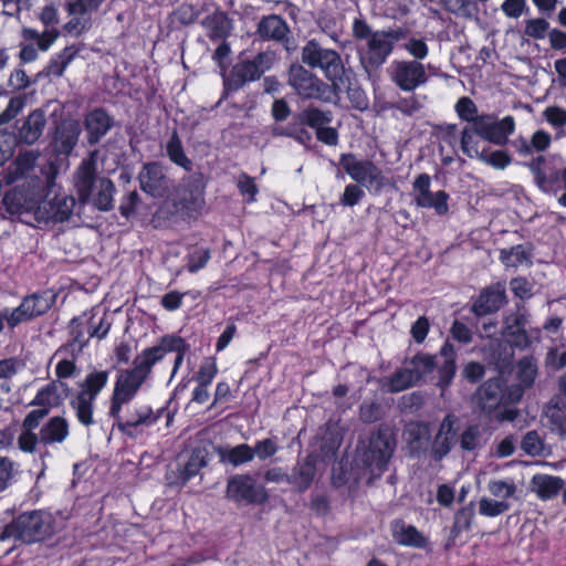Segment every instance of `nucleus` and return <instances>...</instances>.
Returning <instances> with one entry per match:
<instances>
[{"label": "nucleus", "mask_w": 566, "mask_h": 566, "mask_svg": "<svg viewBox=\"0 0 566 566\" xmlns=\"http://www.w3.org/2000/svg\"><path fill=\"white\" fill-rule=\"evenodd\" d=\"M39 153L34 150H25L20 153L17 158L8 166L3 178L8 185L22 182L20 187L23 189H14L3 197V205L11 213H20L22 209L34 198L43 188L46 181V174L50 172L49 166L46 170L36 167Z\"/></svg>", "instance_id": "1"}, {"label": "nucleus", "mask_w": 566, "mask_h": 566, "mask_svg": "<svg viewBox=\"0 0 566 566\" xmlns=\"http://www.w3.org/2000/svg\"><path fill=\"white\" fill-rule=\"evenodd\" d=\"M74 188L82 202L92 201L99 210H109L113 205L114 184L107 178L96 179L94 154L82 160L74 174Z\"/></svg>", "instance_id": "2"}, {"label": "nucleus", "mask_w": 566, "mask_h": 566, "mask_svg": "<svg viewBox=\"0 0 566 566\" xmlns=\"http://www.w3.org/2000/svg\"><path fill=\"white\" fill-rule=\"evenodd\" d=\"M54 532V521L51 513L42 511L24 513L6 526L0 535V546L17 539L24 543L39 542Z\"/></svg>", "instance_id": "3"}, {"label": "nucleus", "mask_w": 566, "mask_h": 566, "mask_svg": "<svg viewBox=\"0 0 566 566\" xmlns=\"http://www.w3.org/2000/svg\"><path fill=\"white\" fill-rule=\"evenodd\" d=\"M108 380V370L94 369L78 384L80 390L70 398V407L81 424L85 427L95 424V400L107 386Z\"/></svg>", "instance_id": "4"}, {"label": "nucleus", "mask_w": 566, "mask_h": 566, "mask_svg": "<svg viewBox=\"0 0 566 566\" xmlns=\"http://www.w3.org/2000/svg\"><path fill=\"white\" fill-rule=\"evenodd\" d=\"M45 188V196L43 197L42 195V188L34 198L30 199V202L24 207V209H36L42 217L48 219L56 221L66 220L73 212L75 199L65 193L57 192L55 185V171L52 168H50V172L46 174Z\"/></svg>", "instance_id": "5"}, {"label": "nucleus", "mask_w": 566, "mask_h": 566, "mask_svg": "<svg viewBox=\"0 0 566 566\" xmlns=\"http://www.w3.org/2000/svg\"><path fill=\"white\" fill-rule=\"evenodd\" d=\"M486 490L491 496H483L479 501V513L486 517H496L507 512L520 499V490L511 479H492Z\"/></svg>", "instance_id": "6"}, {"label": "nucleus", "mask_w": 566, "mask_h": 566, "mask_svg": "<svg viewBox=\"0 0 566 566\" xmlns=\"http://www.w3.org/2000/svg\"><path fill=\"white\" fill-rule=\"evenodd\" d=\"M339 164L354 181L371 193H380L388 184L382 171L370 160L359 159L354 154H343Z\"/></svg>", "instance_id": "7"}, {"label": "nucleus", "mask_w": 566, "mask_h": 566, "mask_svg": "<svg viewBox=\"0 0 566 566\" xmlns=\"http://www.w3.org/2000/svg\"><path fill=\"white\" fill-rule=\"evenodd\" d=\"M302 61L313 69H319L334 86L344 75L340 55L331 49L322 48L316 41L307 42L302 49Z\"/></svg>", "instance_id": "8"}, {"label": "nucleus", "mask_w": 566, "mask_h": 566, "mask_svg": "<svg viewBox=\"0 0 566 566\" xmlns=\"http://www.w3.org/2000/svg\"><path fill=\"white\" fill-rule=\"evenodd\" d=\"M52 306V298L43 294L25 296L19 306L0 311V333L4 323L11 329L45 314Z\"/></svg>", "instance_id": "9"}, {"label": "nucleus", "mask_w": 566, "mask_h": 566, "mask_svg": "<svg viewBox=\"0 0 566 566\" xmlns=\"http://www.w3.org/2000/svg\"><path fill=\"white\" fill-rule=\"evenodd\" d=\"M400 36L401 33L398 30H381L370 35L367 50L360 57V63L367 73L377 71L387 61Z\"/></svg>", "instance_id": "10"}, {"label": "nucleus", "mask_w": 566, "mask_h": 566, "mask_svg": "<svg viewBox=\"0 0 566 566\" xmlns=\"http://www.w3.org/2000/svg\"><path fill=\"white\" fill-rule=\"evenodd\" d=\"M146 380L133 368L120 370L114 381L108 415L117 416L118 411H123L135 398Z\"/></svg>", "instance_id": "11"}, {"label": "nucleus", "mask_w": 566, "mask_h": 566, "mask_svg": "<svg viewBox=\"0 0 566 566\" xmlns=\"http://www.w3.org/2000/svg\"><path fill=\"white\" fill-rule=\"evenodd\" d=\"M391 82L403 92H412L428 82L426 66L416 60H395L388 67Z\"/></svg>", "instance_id": "12"}, {"label": "nucleus", "mask_w": 566, "mask_h": 566, "mask_svg": "<svg viewBox=\"0 0 566 566\" xmlns=\"http://www.w3.org/2000/svg\"><path fill=\"white\" fill-rule=\"evenodd\" d=\"M227 497L233 502L262 504L269 499L265 488L250 474H235L228 480Z\"/></svg>", "instance_id": "13"}, {"label": "nucleus", "mask_w": 566, "mask_h": 566, "mask_svg": "<svg viewBox=\"0 0 566 566\" xmlns=\"http://www.w3.org/2000/svg\"><path fill=\"white\" fill-rule=\"evenodd\" d=\"M395 449V439L388 429H379L370 437L368 450L365 453V462L371 473L380 475L386 469Z\"/></svg>", "instance_id": "14"}, {"label": "nucleus", "mask_w": 566, "mask_h": 566, "mask_svg": "<svg viewBox=\"0 0 566 566\" xmlns=\"http://www.w3.org/2000/svg\"><path fill=\"white\" fill-rule=\"evenodd\" d=\"M475 129L480 138L497 146H504L515 130V119L510 115L499 119L493 114H483L476 118Z\"/></svg>", "instance_id": "15"}, {"label": "nucleus", "mask_w": 566, "mask_h": 566, "mask_svg": "<svg viewBox=\"0 0 566 566\" xmlns=\"http://www.w3.org/2000/svg\"><path fill=\"white\" fill-rule=\"evenodd\" d=\"M411 196L419 208L433 209L439 216L449 211V195L443 190L431 191V178L427 174H421L415 179Z\"/></svg>", "instance_id": "16"}, {"label": "nucleus", "mask_w": 566, "mask_h": 566, "mask_svg": "<svg viewBox=\"0 0 566 566\" xmlns=\"http://www.w3.org/2000/svg\"><path fill=\"white\" fill-rule=\"evenodd\" d=\"M180 346V337H164L157 346L146 348L135 357L133 369L147 379L153 367L169 353V349H179Z\"/></svg>", "instance_id": "17"}, {"label": "nucleus", "mask_w": 566, "mask_h": 566, "mask_svg": "<svg viewBox=\"0 0 566 566\" xmlns=\"http://www.w3.org/2000/svg\"><path fill=\"white\" fill-rule=\"evenodd\" d=\"M138 180L140 189L153 197L161 198L168 193L170 188V180L166 176L165 168L158 163L145 164L138 174Z\"/></svg>", "instance_id": "18"}, {"label": "nucleus", "mask_w": 566, "mask_h": 566, "mask_svg": "<svg viewBox=\"0 0 566 566\" xmlns=\"http://www.w3.org/2000/svg\"><path fill=\"white\" fill-rule=\"evenodd\" d=\"M116 421L118 429L127 434H132L133 430L139 426L149 427L157 422L158 417L148 406H126L123 411H118L117 416H109Z\"/></svg>", "instance_id": "19"}, {"label": "nucleus", "mask_w": 566, "mask_h": 566, "mask_svg": "<svg viewBox=\"0 0 566 566\" xmlns=\"http://www.w3.org/2000/svg\"><path fill=\"white\" fill-rule=\"evenodd\" d=\"M521 396V390L516 388L506 398L500 379L488 380L478 391L479 405L486 412L493 411L496 407L506 401L515 402Z\"/></svg>", "instance_id": "20"}, {"label": "nucleus", "mask_w": 566, "mask_h": 566, "mask_svg": "<svg viewBox=\"0 0 566 566\" xmlns=\"http://www.w3.org/2000/svg\"><path fill=\"white\" fill-rule=\"evenodd\" d=\"M201 10L211 11L201 22L209 36L214 40L226 39L232 30V23L227 13L217 8L212 0H205Z\"/></svg>", "instance_id": "21"}, {"label": "nucleus", "mask_w": 566, "mask_h": 566, "mask_svg": "<svg viewBox=\"0 0 566 566\" xmlns=\"http://www.w3.org/2000/svg\"><path fill=\"white\" fill-rule=\"evenodd\" d=\"M289 82L301 96L306 98L319 97L325 87L324 83L302 65L291 66Z\"/></svg>", "instance_id": "22"}, {"label": "nucleus", "mask_w": 566, "mask_h": 566, "mask_svg": "<svg viewBox=\"0 0 566 566\" xmlns=\"http://www.w3.org/2000/svg\"><path fill=\"white\" fill-rule=\"evenodd\" d=\"M458 419L448 415L440 424L439 431L431 444V451L436 460H441L447 455L454 441L458 430Z\"/></svg>", "instance_id": "23"}, {"label": "nucleus", "mask_w": 566, "mask_h": 566, "mask_svg": "<svg viewBox=\"0 0 566 566\" xmlns=\"http://www.w3.org/2000/svg\"><path fill=\"white\" fill-rule=\"evenodd\" d=\"M207 454L203 449H195L189 455L188 460L180 465L175 472L170 470L166 478L169 484L184 485L188 480L195 476L201 468L207 464Z\"/></svg>", "instance_id": "24"}, {"label": "nucleus", "mask_w": 566, "mask_h": 566, "mask_svg": "<svg viewBox=\"0 0 566 566\" xmlns=\"http://www.w3.org/2000/svg\"><path fill=\"white\" fill-rule=\"evenodd\" d=\"M503 336L516 347H526L530 344V336L526 332V317L523 313L516 312L506 317Z\"/></svg>", "instance_id": "25"}, {"label": "nucleus", "mask_w": 566, "mask_h": 566, "mask_svg": "<svg viewBox=\"0 0 566 566\" xmlns=\"http://www.w3.org/2000/svg\"><path fill=\"white\" fill-rule=\"evenodd\" d=\"M505 300V289L501 284L490 286L483 291L473 304V311L478 315H486L497 311Z\"/></svg>", "instance_id": "26"}, {"label": "nucleus", "mask_w": 566, "mask_h": 566, "mask_svg": "<svg viewBox=\"0 0 566 566\" xmlns=\"http://www.w3.org/2000/svg\"><path fill=\"white\" fill-rule=\"evenodd\" d=\"M81 352L82 345L73 342L61 347L55 353L54 357L59 358L55 367V374L59 378H70L74 376L76 371L75 360Z\"/></svg>", "instance_id": "27"}, {"label": "nucleus", "mask_w": 566, "mask_h": 566, "mask_svg": "<svg viewBox=\"0 0 566 566\" xmlns=\"http://www.w3.org/2000/svg\"><path fill=\"white\" fill-rule=\"evenodd\" d=\"M45 116L41 109L33 111L19 129V140L27 144H34L43 133Z\"/></svg>", "instance_id": "28"}, {"label": "nucleus", "mask_w": 566, "mask_h": 566, "mask_svg": "<svg viewBox=\"0 0 566 566\" xmlns=\"http://www.w3.org/2000/svg\"><path fill=\"white\" fill-rule=\"evenodd\" d=\"M69 437V423L63 417L51 418L40 430V441L44 444L62 443Z\"/></svg>", "instance_id": "29"}, {"label": "nucleus", "mask_w": 566, "mask_h": 566, "mask_svg": "<svg viewBox=\"0 0 566 566\" xmlns=\"http://www.w3.org/2000/svg\"><path fill=\"white\" fill-rule=\"evenodd\" d=\"M394 539L405 546L423 547L426 545L424 536L412 525H407L402 521H395L391 525Z\"/></svg>", "instance_id": "30"}, {"label": "nucleus", "mask_w": 566, "mask_h": 566, "mask_svg": "<svg viewBox=\"0 0 566 566\" xmlns=\"http://www.w3.org/2000/svg\"><path fill=\"white\" fill-rule=\"evenodd\" d=\"M407 441L416 453L424 452L431 444L430 428L424 422L410 423L406 430Z\"/></svg>", "instance_id": "31"}, {"label": "nucleus", "mask_w": 566, "mask_h": 566, "mask_svg": "<svg viewBox=\"0 0 566 566\" xmlns=\"http://www.w3.org/2000/svg\"><path fill=\"white\" fill-rule=\"evenodd\" d=\"M85 126L90 135V143H97L111 128L109 116L102 109L92 111L85 119Z\"/></svg>", "instance_id": "32"}, {"label": "nucleus", "mask_w": 566, "mask_h": 566, "mask_svg": "<svg viewBox=\"0 0 566 566\" xmlns=\"http://www.w3.org/2000/svg\"><path fill=\"white\" fill-rule=\"evenodd\" d=\"M563 485L562 479L547 474H535L531 481V489L542 500L552 499Z\"/></svg>", "instance_id": "33"}, {"label": "nucleus", "mask_w": 566, "mask_h": 566, "mask_svg": "<svg viewBox=\"0 0 566 566\" xmlns=\"http://www.w3.org/2000/svg\"><path fill=\"white\" fill-rule=\"evenodd\" d=\"M265 56L260 54L253 61H243L233 69V74L240 83L258 80L266 70Z\"/></svg>", "instance_id": "34"}, {"label": "nucleus", "mask_w": 566, "mask_h": 566, "mask_svg": "<svg viewBox=\"0 0 566 566\" xmlns=\"http://www.w3.org/2000/svg\"><path fill=\"white\" fill-rule=\"evenodd\" d=\"M80 136L78 124L75 122L64 124L56 133V149L62 154H69L76 145Z\"/></svg>", "instance_id": "35"}, {"label": "nucleus", "mask_w": 566, "mask_h": 566, "mask_svg": "<svg viewBox=\"0 0 566 566\" xmlns=\"http://www.w3.org/2000/svg\"><path fill=\"white\" fill-rule=\"evenodd\" d=\"M258 31L262 38L282 40L287 32V27L282 18L273 14L260 21Z\"/></svg>", "instance_id": "36"}, {"label": "nucleus", "mask_w": 566, "mask_h": 566, "mask_svg": "<svg viewBox=\"0 0 566 566\" xmlns=\"http://www.w3.org/2000/svg\"><path fill=\"white\" fill-rule=\"evenodd\" d=\"M315 474V461L312 457H307L304 462L298 463L290 475L292 484L300 490H305L310 486Z\"/></svg>", "instance_id": "37"}, {"label": "nucleus", "mask_w": 566, "mask_h": 566, "mask_svg": "<svg viewBox=\"0 0 566 566\" xmlns=\"http://www.w3.org/2000/svg\"><path fill=\"white\" fill-rule=\"evenodd\" d=\"M479 133L475 129V123L465 126L461 130L460 148L470 158H478L483 151Z\"/></svg>", "instance_id": "38"}, {"label": "nucleus", "mask_w": 566, "mask_h": 566, "mask_svg": "<svg viewBox=\"0 0 566 566\" xmlns=\"http://www.w3.org/2000/svg\"><path fill=\"white\" fill-rule=\"evenodd\" d=\"M220 454L223 461H228L234 467L250 462L254 458L253 448L245 443L224 449Z\"/></svg>", "instance_id": "39"}, {"label": "nucleus", "mask_w": 566, "mask_h": 566, "mask_svg": "<svg viewBox=\"0 0 566 566\" xmlns=\"http://www.w3.org/2000/svg\"><path fill=\"white\" fill-rule=\"evenodd\" d=\"M416 376L409 369L407 364L401 369L397 370L387 381L386 388L390 392H398L416 385Z\"/></svg>", "instance_id": "40"}, {"label": "nucleus", "mask_w": 566, "mask_h": 566, "mask_svg": "<svg viewBox=\"0 0 566 566\" xmlns=\"http://www.w3.org/2000/svg\"><path fill=\"white\" fill-rule=\"evenodd\" d=\"M166 151L169 157V159L184 168L185 170L189 171L192 168L191 160L186 156L181 142L177 135V133H174L170 137V139L167 143Z\"/></svg>", "instance_id": "41"}, {"label": "nucleus", "mask_w": 566, "mask_h": 566, "mask_svg": "<svg viewBox=\"0 0 566 566\" xmlns=\"http://www.w3.org/2000/svg\"><path fill=\"white\" fill-rule=\"evenodd\" d=\"M482 163L493 167L494 169H505L511 163L512 158L507 151L502 149L490 150L483 147V151L478 157Z\"/></svg>", "instance_id": "42"}, {"label": "nucleus", "mask_w": 566, "mask_h": 566, "mask_svg": "<svg viewBox=\"0 0 566 566\" xmlns=\"http://www.w3.org/2000/svg\"><path fill=\"white\" fill-rule=\"evenodd\" d=\"M407 366L416 376V380L419 381L421 378L432 373L434 369V358L430 355H418L413 357Z\"/></svg>", "instance_id": "43"}, {"label": "nucleus", "mask_w": 566, "mask_h": 566, "mask_svg": "<svg viewBox=\"0 0 566 566\" xmlns=\"http://www.w3.org/2000/svg\"><path fill=\"white\" fill-rule=\"evenodd\" d=\"M105 0H73L66 4L67 14H80L92 18Z\"/></svg>", "instance_id": "44"}, {"label": "nucleus", "mask_w": 566, "mask_h": 566, "mask_svg": "<svg viewBox=\"0 0 566 566\" xmlns=\"http://www.w3.org/2000/svg\"><path fill=\"white\" fill-rule=\"evenodd\" d=\"M74 55L75 52L71 48H65L60 54L50 61V64L48 65V74L62 76Z\"/></svg>", "instance_id": "45"}, {"label": "nucleus", "mask_w": 566, "mask_h": 566, "mask_svg": "<svg viewBox=\"0 0 566 566\" xmlns=\"http://www.w3.org/2000/svg\"><path fill=\"white\" fill-rule=\"evenodd\" d=\"M70 20L64 24V30L72 36H80L92 27V18L80 14H69Z\"/></svg>", "instance_id": "46"}, {"label": "nucleus", "mask_w": 566, "mask_h": 566, "mask_svg": "<svg viewBox=\"0 0 566 566\" xmlns=\"http://www.w3.org/2000/svg\"><path fill=\"white\" fill-rule=\"evenodd\" d=\"M57 389L55 384H49L41 388L31 405L50 409L57 403Z\"/></svg>", "instance_id": "47"}, {"label": "nucleus", "mask_w": 566, "mask_h": 566, "mask_svg": "<svg viewBox=\"0 0 566 566\" xmlns=\"http://www.w3.org/2000/svg\"><path fill=\"white\" fill-rule=\"evenodd\" d=\"M501 261L506 266L516 268L528 262V255L522 245L501 251Z\"/></svg>", "instance_id": "48"}, {"label": "nucleus", "mask_w": 566, "mask_h": 566, "mask_svg": "<svg viewBox=\"0 0 566 566\" xmlns=\"http://www.w3.org/2000/svg\"><path fill=\"white\" fill-rule=\"evenodd\" d=\"M218 374L217 360L214 357H207L197 374L196 380L200 385L210 386L213 378Z\"/></svg>", "instance_id": "49"}, {"label": "nucleus", "mask_w": 566, "mask_h": 566, "mask_svg": "<svg viewBox=\"0 0 566 566\" xmlns=\"http://www.w3.org/2000/svg\"><path fill=\"white\" fill-rule=\"evenodd\" d=\"M455 112L458 116L471 124H474L478 115V108L475 104L469 97H461L455 104Z\"/></svg>", "instance_id": "50"}, {"label": "nucleus", "mask_w": 566, "mask_h": 566, "mask_svg": "<svg viewBox=\"0 0 566 566\" xmlns=\"http://www.w3.org/2000/svg\"><path fill=\"white\" fill-rule=\"evenodd\" d=\"M537 366L532 358H524L517 365V376L524 386H531L536 377Z\"/></svg>", "instance_id": "51"}, {"label": "nucleus", "mask_w": 566, "mask_h": 566, "mask_svg": "<svg viewBox=\"0 0 566 566\" xmlns=\"http://www.w3.org/2000/svg\"><path fill=\"white\" fill-rule=\"evenodd\" d=\"M549 23L542 18L530 19L525 22L524 33L533 39L542 40L547 35Z\"/></svg>", "instance_id": "52"}, {"label": "nucleus", "mask_w": 566, "mask_h": 566, "mask_svg": "<svg viewBox=\"0 0 566 566\" xmlns=\"http://www.w3.org/2000/svg\"><path fill=\"white\" fill-rule=\"evenodd\" d=\"M301 120L302 123L317 130L318 127H323L324 125L328 124L331 122V117L328 116V114L319 109L310 108L302 113Z\"/></svg>", "instance_id": "53"}, {"label": "nucleus", "mask_w": 566, "mask_h": 566, "mask_svg": "<svg viewBox=\"0 0 566 566\" xmlns=\"http://www.w3.org/2000/svg\"><path fill=\"white\" fill-rule=\"evenodd\" d=\"M521 448L530 455H539L544 444L536 431H530L524 436Z\"/></svg>", "instance_id": "54"}, {"label": "nucleus", "mask_w": 566, "mask_h": 566, "mask_svg": "<svg viewBox=\"0 0 566 566\" xmlns=\"http://www.w3.org/2000/svg\"><path fill=\"white\" fill-rule=\"evenodd\" d=\"M38 19L45 27V29H51V27L59 24L60 13L57 7L54 3L45 4L39 11Z\"/></svg>", "instance_id": "55"}, {"label": "nucleus", "mask_w": 566, "mask_h": 566, "mask_svg": "<svg viewBox=\"0 0 566 566\" xmlns=\"http://www.w3.org/2000/svg\"><path fill=\"white\" fill-rule=\"evenodd\" d=\"M15 472L17 467L12 460L9 458L0 459V492L10 485Z\"/></svg>", "instance_id": "56"}, {"label": "nucleus", "mask_w": 566, "mask_h": 566, "mask_svg": "<svg viewBox=\"0 0 566 566\" xmlns=\"http://www.w3.org/2000/svg\"><path fill=\"white\" fill-rule=\"evenodd\" d=\"M405 50L419 62L426 59L429 54L427 43L423 40L416 38H411L405 43Z\"/></svg>", "instance_id": "57"}, {"label": "nucleus", "mask_w": 566, "mask_h": 566, "mask_svg": "<svg viewBox=\"0 0 566 566\" xmlns=\"http://www.w3.org/2000/svg\"><path fill=\"white\" fill-rule=\"evenodd\" d=\"M440 138L442 143L455 149L460 146L461 133H459L457 125L447 124L440 128Z\"/></svg>", "instance_id": "58"}, {"label": "nucleus", "mask_w": 566, "mask_h": 566, "mask_svg": "<svg viewBox=\"0 0 566 566\" xmlns=\"http://www.w3.org/2000/svg\"><path fill=\"white\" fill-rule=\"evenodd\" d=\"M364 195V190L359 186L349 184L344 189L340 203L343 206L353 207L361 200Z\"/></svg>", "instance_id": "59"}, {"label": "nucleus", "mask_w": 566, "mask_h": 566, "mask_svg": "<svg viewBox=\"0 0 566 566\" xmlns=\"http://www.w3.org/2000/svg\"><path fill=\"white\" fill-rule=\"evenodd\" d=\"M395 107L398 111H400L402 114L411 116L420 111V108L422 107V104L419 99V96L411 95V96L400 98L396 103Z\"/></svg>", "instance_id": "60"}, {"label": "nucleus", "mask_w": 566, "mask_h": 566, "mask_svg": "<svg viewBox=\"0 0 566 566\" xmlns=\"http://www.w3.org/2000/svg\"><path fill=\"white\" fill-rule=\"evenodd\" d=\"M40 441L33 430L23 429L18 438V447L21 451L32 453Z\"/></svg>", "instance_id": "61"}, {"label": "nucleus", "mask_w": 566, "mask_h": 566, "mask_svg": "<svg viewBox=\"0 0 566 566\" xmlns=\"http://www.w3.org/2000/svg\"><path fill=\"white\" fill-rule=\"evenodd\" d=\"M535 174V181L537 186L545 192H551L555 190V182L558 178V174L554 172L551 175H547L543 170H541L538 167L533 168Z\"/></svg>", "instance_id": "62"}, {"label": "nucleus", "mask_w": 566, "mask_h": 566, "mask_svg": "<svg viewBox=\"0 0 566 566\" xmlns=\"http://www.w3.org/2000/svg\"><path fill=\"white\" fill-rule=\"evenodd\" d=\"M543 116L554 127L566 125V109L557 106H548L544 109Z\"/></svg>", "instance_id": "63"}, {"label": "nucleus", "mask_w": 566, "mask_h": 566, "mask_svg": "<svg viewBox=\"0 0 566 566\" xmlns=\"http://www.w3.org/2000/svg\"><path fill=\"white\" fill-rule=\"evenodd\" d=\"M279 450L277 443L273 439L258 441L253 451L260 460H265L274 455Z\"/></svg>", "instance_id": "64"}]
</instances>
